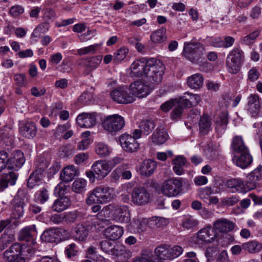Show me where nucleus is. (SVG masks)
Segmentation results:
<instances>
[{
  "label": "nucleus",
  "instance_id": "obj_1",
  "mask_svg": "<svg viewBox=\"0 0 262 262\" xmlns=\"http://www.w3.org/2000/svg\"><path fill=\"white\" fill-rule=\"evenodd\" d=\"M115 196V192L113 188L105 185H100L96 187L90 192L86 202L89 205L94 204H102L110 202Z\"/></svg>",
  "mask_w": 262,
  "mask_h": 262
},
{
  "label": "nucleus",
  "instance_id": "obj_2",
  "mask_svg": "<svg viewBox=\"0 0 262 262\" xmlns=\"http://www.w3.org/2000/svg\"><path fill=\"white\" fill-rule=\"evenodd\" d=\"M148 67L144 77L153 84H159L161 82L165 71V66L159 60L149 59Z\"/></svg>",
  "mask_w": 262,
  "mask_h": 262
},
{
  "label": "nucleus",
  "instance_id": "obj_3",
  "mask_svg": "<svg viewBox=\"0 0 262 262\" xmlns=\"http://www.w3.org/2000/svg\"><path fill=\"white\" fill-rule=\"evenodd\" d=\"M245 58L244 52L239 48L233 49L228 55L226 64L227 71L232 74L238 73L244 62Z\"/></svg>",
  "mask_w": 262,
  "mask_h": 262
},
{
  "label": "nucleus",
  "instance_id": "obj_4",
  "mask_svg": "<svg viewBox=\"0 0 262 262\" xmlns=\"http://www.w3.org/2000/svg\"><path fill=\"white\" fill-rule=\"evenodd\" d=\"M205 52V48L200 43H185L183 50L184 56L192 62H198L202 58Z\"/></svg>",
  "mask_w": 262,
  "mask_h": 262
},
{
  "label": "nucleus",
  "instance_id": "obj_5",
  "mask_svg": "<svg viewBox=\"0 0 262 262\" xmlns=\"http://www.w3.org/2000/svg\"><path fill=\"white\" fill-rule=\"evenodd\" d=\"M101 249L105 252L116 256H123L125 259H128L132 256L131 252L124 246L116 245L111 241L104 240L100 244Z\"/></svg>",
  "mask_w": 262,
  "mask_h": 262
},
{
  "label": "nucleus",
  "instance_id": "obj_6",
  "mask_svg": "<svg viewBox=\"0 0 262 262\" xmlns=\"http://www.w3.org/2000/svg\"><path fill=\"white\" fill-rule=\"evenodd\" d=\"M182 187L181 178H171L164 181L161 186V191L166 196L175 197L182 192Z\"/></svg>",
  "mask_w": 262,
  "mask_h": 262
},
{
  "label": "nucleus",
  "instance_id": "obj_7",
  "mask_svg": "<svg viewBox=\"0 0 262 262\" xmlns=\"http://www.w3.org/2000/svg\"><path fill=\"white\" fill-rule=\"evenodd\" d=\"M110 211L114 220L119 222H128L129 221L130 214L128 207L126 205L110 204L105 206L102 212Z\"/></svg>",
  "mask_w": 262,
  "mask_h": 262
},
{
  "label": "nucleus",
  "instance_id": "obj_8",
  "mask_svg": "<svg viewBox=\"0 0 262 262\" xmlns=\"http://www.w3.org/2000/svg\"><path fill=\"white\" fill-rule=\"evenodd\" d=\"M167 222L166 220L162 217L153 216L151 219L138 218L134 220L133 223V227L138 232H142L146 229L147 226L154 228L155 226L160 227L165 225Z\"/></svg>",
  "mask_w": 262,
  "mask_h": 262
},
{
  "label": "nucleus",
  "instance_id": "obj_9",
  "mask_svg": "<svg viewBox=\"0 0 262 262\" xmlns=\"http://www.w3.org/2000/svg\"><path fill=\"white\" fill-rule=\"evenodd\" d=\"M102 125L104 129L113 133L121 129L125 125V122L122 116L114 114L107 116L103 120Z\"/></svg>",
  "mask_w": 262,
  "mask_h": 262
},
{
  "label": "nucleus",
  "instance_id": "obj_10",
  "mask_svg": "<svg viewBox=\"0 0 262 262\" xmlns=\"http://www.w3.org/2000/svg\"><path fill=\"white\" fill-rule=\"evenodd\" d=\"M217 237V233L211 226H207L200 229L196 233L194 242L199 246L214 242Z\"/></svg>",
  "mask_w": 262,
  "mask_h": 262
},
{
  "label": "nucleus",
  "instance_id": "obj_11",
  "mask_svg": "<svg viewBox=\"0 0 262 262\" xmlns=\"http://www.w3.org/2000/svg\"><path fill=\"white\" fill-rule=\"evenodd\" d=\"M149 59L141 58L135 60L129 67V76L132 78L144 77L148 67Z\"/></svg>",
  "mask_w": 262,
  "mask_h": 262
},
{
  "label": "nucleus",
  "instance_id": "obj_12",
  "mask_svg": "<svg viewBox=\"0 0 262 262\" xmlns=\"http://www.w3.org/2000/svg\"><path fill=\"white\" fill-rule=\"evenodd\" d=\"M110 97L115 102L120 104L131 103L135 100L134 97L130 95L129 89L126 86L114 89L110 93Z\"/></svg>",
  "mask_w": 262,
  "mask_h": 262
},
{
  "label": "nucleus",
  "instance_id": "obj_13",
  "mask_svg": "<svg viewBox=\"0 0 262 262\" xmlns=\"http://www.w3.org/2000/svg\"><path fill=\"white\" fill-rule=\"evenodd\" d=\"M27 198L23 191H18L12 202V215L15 219H19L24 215V206Z\"/></svg>",
  "mask_w": 262,
  "mask_h": 262
},
{
  "label": "nucleus",
  "instance_id": "obj_14",
  "mask_svg": "<svg viewBox=\"0 0 262 262\" xmlns=\"http://www.w3.org/2000/svg\"><path fill=\"white\" fill-rule=\"evenodd\" d=\"M130 94L133 97L143 98L150 94L149 85L142 80H137L132 83L129 88Z\"/></svg>",
  "mask_w": 262,
  "mask_h": 262
},
{
  "label": "nucleus",
  "instance_id": "obj_15",
  "mask_svg": "<svg viewBox=\"0 0 262 262\" xmlns=\"http://www.w3.org/2000/svg\"><path fill=\"white\" fill-rule=\"evenodd\" d=\"M150 193L143 186H136L132 192V201L137 205L142 206L147 204L150 200Z\"/></svg>",
  "mask_w": 262,
  "mask_h": 262
},
{
  "label": "nucleus",
  "instance_id": "obj_16",
  "mask_svg": "<svg viewBox=\"0 0 262 262\" xmlns=\"http://www.w3.org/2000/svg\"><path fill=\"white\" fill-rule=\"evenodd\" d=\"M25 162L24 154L20 150L14 151L12 157L7 160V168L8 172L12 170H18L23 165Z\"/></svg>",
  "mask_w": 262,
  "mask_h": 262
},
{
  "label": "nucleus",
  "instance_id": "obj_17",
  "mask_svg": "<svg viewBox=\"0 0 262 262\" xmlns=\"http://www.w3.org/2000/svg\"><path fill=\"white\" fill-rule=\"evenodd\" d=\"M21 245L14 243L4 253V258L8 262H25L20 255Z\"/></svg>",
  "mask_w": 262,
  "mask_h": 262
},
{
  "label": "nucleus",
  "instance_id": "obj_18",
  "mask_svg": "<svg viewBox=\"0 0 262 262\" xmlns=\"http://www.w3.org/2000/svg\"><path fill=\"white\" fill-rule=\"evenodd\" d=\"M119 141L122 148L126 152H136L139 148V144L137 141L127 134L121 135L119 137Z\"/></svg>",
  "mask_w": 262,
  "mask_h": 262
},
{
  "label": "nucleus",
  "instance_id": "obj_19",
  "mask_svg": "<svg viewBox=\"0 0 262 262\" xmlns=\"http://www.w3.org/2000/svg\"><path fill=\"white\" fill-rule=\"evenodd\" d=\"M96 174V178L101 180L104 178L112 170L111 164L106 160H98L95 162L92 166Z\"/></svg>",
  "mask_w": 262,
  "mask_h": 262
},
{
  "label": "nucleus",
  "instance_id": "obj_20",
  "mask_svg": "<svg viewBox=\"0 0 262 262\" xmlns=\"http://www.w3.org/2000/svg\"><path fill=\"white\" fill-rule=\"evenodd\" d=\"M77 124L83 128H91L96 124V117L95 113H82L76 118Z\"/></svg>",
  "mask_w": 262,
  "mask_h": 262
},
{
  "label": "nucleus",
  "instance_id": "obj_21",
  "mask_svg": "<svg viewBox=\"0 0 262 262\" xmlns=\"http://www.w3.org/2000/svg\"><path fill=\"white\" fill-rule=\"evenodd\" d=\"M213 226L215 232L217 231L220 233H228L234 230L235 224L227 219L221 218L214 222Z\"/></svg>",
  "mask_w": 262,
  "mask_h": 262
},
{
  "label": "nucleus",
  "instance_id": "obj_22",
  "mask_svg": "<svg viewBox=\"0 0 262 262\" xmlns=\"http://www.w3.org/2000/svg\"><path fill=\"white\" fill-rule=\"evenodd\" d=\"M178 100L181 105L186 108L197 105L201 101V98L198 94L186 92Z\"/></svg>",
  "mask_w": 262,
  "mask_h": 262
},
{
  "label": "nucleus",
  "instance_id": "obj_23",
  "mask_svg": "<svg viewBox=\"0 0 262 262\" xmlns=\"http://www.w3.org/2000/svg\"><path fill=\"white\" fill-rule=\"evenodd\" d=\"M225 185L227 188L231 189L233 192H245L250 190L247 188V181L245 184L244 181L239 178L228 179Z\"/></svg>",
  "mask_w": 262,
  "mask_h": 262
},
{
  "label": "nucleus",
  "instance_id": "obj_24",
  "mask_svg": "<svg viewBox=\"0 0 262 262\" xmlns=\"http://www.w3.org/2000/svg\"><path fill=\"white\" fill-rule=\"evenodd\" d=\"M37 232L35 225L26 227L23 228L18 234V238L19 241H25L27 242H30L32 245L36 244L35 236Z\"/></svg>",
  "mask_w": 262,
  "mask_h": 262
},
{
  "label": "nucleus",
  "instance_id": "obj_25",
  "mask_svg": "<svg viewBox=\"0 0 262 262\" xmlns=\"http://www.w3.org/2000/svg\"><path fill=\"white\" fill-rule=\"evenodd\" d=\"M19 132L23 137L28 139H32L36 134L37 127L34 122L27 121L19 124Z\"/></svg>",
  "mask_w": 262,
  "mask_h": 262
},
{
  "label": "nucleus",
  "instance_id": "obj_26",
  "mask_svg": "<svg viewBox=\"0 0 262 262\" xmlns=\"http://www.w3.org/2000/svg\"><path fill=\"white\" fill-rule=\"evenodd\" d=\"M238 154V156H234L233 158V161L237 166L244 169L252 163L253 158L249 149Z\"/></svg>",
  "mask_w": 262,
  "mask_h": 262
},
{
  "label": "nucleus",
  "instance_id": "obj_27",
  "mask_svg": "<svg viewBox=\"0 0 262 262\" xmlns=\"http://www.w3.org/2000/svg\"><path fill=\"white\" fill-rule=\"evenodd\" d=\"M101 56L87 57L83 60L82 64L84 68V74L89 75L93 70L96 69L102 61Z\"/></svg>",
  "mask_w": 262,
  "mask_h": 262
},
{
  "label": "nucleus",
  "instance_id": "obj_28",
  "mask_svg": "<svg viewBox=\"0 0 262 262\" xmlns=\"http://www.w3.org/2000/svg\"><path fill=\"white\" fill-rule=\"evenodd\" d=\"M261 179L262 166H258L247 175L246 178L247 188L250 190L254 189L257 182Z\"/></svg>",
  "mask_w": 262,
  "mask_h": 262
},
{
  "label": "nucleus",
  "instance_id": "obj_29",
  "mask_svg": "<svg viewBox=\"0 0 262 262\" xmlns=\"http://www.w3.org/2000/svg\"><path fill=\"white\" fill-rule=\"evenodd\" d=\"M168 138L166 129L161 126L158 127L150 137L152 143L156 145L164 144Z\"/></svg>",
  "mask_w": 262,
  "mask_h": 262
},
{
  "label": "nucleus",
  "instance_id": "obj_30",
  "mask_svg": "<svg viewBox=\"0 0 262 262\" xmlns=\"http://www.w3.org/2000/svg\"><path fill=\"white\" fill-rule=\"evenodd\" d=\"M123 229L117 225H112L108 227L103 231V235L111 241L119 239L123 234Z\"/></svg>",
  "mask_w": 262,
  "mask_h": 262
},
{
  "label": "nucleus",
  "instance_id": "obj_31",
  "mask_svg": "<svg viewBox=\"0 0 262 262\" xmlns=\"http://www.w3.org/2000/svg\"><path fill=\"white\" fill-rule=\"evenodd\" d=\"M247 110L252 117L257 116L260 111L259 97L257 95L251 94L248 98Z\"/></svg>",
  "mask_w": 262,
  "mask_h": 262
},
{
  "label": "nucleus",
  "instance_id": "obj_32",
  "mask_svg": "<svg viewBox=\"0 0 262 262\" xmlns=\"http://www.w3.org/2000/svg\"><path fill=\"white\" fill-rule=\"evenodd\" d=\"M70 205V198L66 196H61L55 200L51 209L53 211L60 212L67 209Z\"/></svg>",
  "mask_w": 262,
  "mask_h": 262
},
{
  "label": "nucleus",
  "instance_id": "obj_33",
  "mask_svg": "<svg viewBox=\"0 0 262 262\" xmlns=\"http://www.w3.org/2000/svg\"><path fill=\"white\" fill-rule=\"evenodd\" d=\"M156 167L155 161L152 160H145L140 166V172L141 175L149 177L154 173Z\"/></svg>",
  "mask_w": 262,
  "mask_h": 262
},
{
  "label": "nucleus",
  "instance_id": "obj_34",
  "mask_svg": "<svg viewBox=\"0 0 262 262\" xmlns=\"http://www.w3.org/2000/svg\"><path fill=\"white\" fill-rule=\"evenodd\" d=\"M17 177L14 172H9L3 175L0 180V190L3 191L8 187L9 184L14 185L15 184Z\"/></svg>",
  "mask_w": 262,
  "mask_h": 262
},
{
  "label": "nucleus",
  "instance_id": "obj_35",
  "mask_svg": "<svg viewBox=\"0 0 262 262\" xmlns=\"http://www.w3.org/2000/svg\"><path fill=\"white\" fill-rule=\"evenodd\" d=\"M78 174V170L73 165L65 167L60 173V179L63 182H69Z\"/></svg>",
  "mask_w": 262,
  "mask_h": 262
},
{
  "label": "nucleus",
  "instance_id": "obj_36",
  "mask_svg": "<svg viewBox=\"0 0 262 262\" xmlns=\"http://www.w3.org/2000/svg\"><path fill=\"white\" fill-rule=\"evenodd\" d=\"M231 148L236 154H239L249 149L245 144L242 137L240 136H235L233 137Z\"/></svg>",
  "mask_w": 262,
  "mask_h": 262
},
{
  "label": "nucleus",
  "instance_id": "obj_37",
  "mask_svg": "<svg viewBox=\"0 0 262 262\" xmlns=\"http://www.w3.org/2000/svg\"><path fill=\"white\" fill-rule=\"evenodd\" d=\"M167 30L165 27H161L150 34V37L151 41L155 43H161L167 40Z\"/></svg>",
  "mask_w": 262,
  "mask_h": 262
},
{
  "label": "nucleus",
  "instance_id": "obj_38",
  "mask_svg": "<svg viewBox=\"0 0 262 262\" xmlns=\"http://www.w3.org/2000/svg\"><path fill=\"white\" fill-rule=\"evenodd\" d=\"M203 81L204 79L202 75L200 73H196L188 77L187 83L190 88L198 89L202 86Z\"/></svg>",
  "mask_w": 262,
  "mask_h": 262
},
{
  "label": "nucleus",
  "instance_id": "obj_39",
  "mask_svg": "<svg viewBox=\"0 0 262 262\" xmlns=\"http://www.w3.org/2000/svg\"><path fill=\"white\" fill-rule=\"evenodd\" d=\"M71 124L69 122L59 125L56 128L55 134L64 139H68L73 135V132L72 130H69Z\"/></svg>",
  "mask_w": 262,
  "mask_h": 262
},
{
  "label": "nucleus",
  "instance_id": "obj_40",
  "mask_svg": "<svg viewBox=\"0 0 262 262\" xmlns=\"http://www.w3.org/2000/svg\"><path fill=\"white\" fill-rule=\"evenodd\" d=\"M186 162V159L181 156L177 157L172 161V169L176 174L180 176L184 173L183 167Z\"/></svg>",
  "mask_w": 262,
  "mask_h": 262
},
{
  "label": "nucleus",
  "instance_id": "obj_41",
  "mask_svg": "<svg viewBox=\"0 0 262 262\" xmlns=\"http://www.w3.org/2000/svg\"><path fill=\"white\" fill-rule=\"evenodd\" d=\"M88 234V229L83 225L78 224L74 229L73 237L76 241H84L86 239Z\"/></svg>",
  "mask_w": 262,
  "mask_h": 262
},
{
  "label": "nucleus",
  "instance_id": "obj_42",
  "mask_svg": "<svg viewBox=\"0 0 262 262\" xmlns=\"http://www.w3.org/2000/svg\"><path fill=\"white\" fill-rule=\"evenodd\" d=\"M242 248L249 253H255L262 250V244L256 241H252L243 244Z\"/></svg>",
  "mask_w": 262,
  "mask_h": 262
},
{
  "label": "nucleus",
  "instance_id": "obj_43",
  "mask_svg": "<svg viewBox=\"0 0 262 262\" xmlns=\"http://www.w3.org/2000/svg\"><path fill=\"white\" fill-rule=\"evenodd\" d=\"M199 130L202 135H206L211 130V121L207 115H203L200 118Z\"/></svg>",
  "mask_w": 262,
  "mask_h": 262
},
{
  "label": "nucleus",
  "instance_id": "obj_44",
  "mask_svg": "<svg viewBox=\"0 0 262 262\" xmlns=\"http://www.w3.org/2000/svg\"><path fill=\"white\" fill-rule=\"evenodd\" d=\"M105 212H103L104 213ZM102 210L96 216H95L93 219V225L98 229L104 228L105 226L110 224V221L106 218H102Z\"/></svg>",
  "mask_w": 262,
  "mask_h": 262
},
{
  "label": "nucleus",
  "instance_id": "obj_45",
  "mask_svg": "<svg viewBox=\"0 0 262 262\" xmlns=\"http://www.w3.org/2000/svg\"><path fill=\"white\" fill-rule=\"evenodd\" d=\"M156 124L152 120H145L141 122L139 128H141L143 135H148L155 127Z\"/></svg>",
  "mask_w": 262,
  "mask_h": 262
},
{
  "label": "nucleus",
  "instance_id": "obj_46",
  "mask_svg": "<svg viewBox=\"0 0 262 262\" xmlns=\"http://www.w3.org/2000/svg\"><path fill=\"white\" fill-rule=\"evenodd\" d=\"M41 239L48 243H58L56 229H49L44 231L41 235Z\"/></svg>",
  "mask_w": 262,
  "mask_h": 262
},
{
  "label": "nucleus",
  "instance_id": "obj_47",
  "mask_svg": "<svg viewBox=\"0 0 262 262\" xmlns=\"http://www.w3.org/2000/svg\"><path fill=\"white\" fill-rule=\"evenodd\" d=\"M86 186V181L83 179L79 178L73 182L72 189L74 192L80 193L85 191Z\"/></svg>",
  "mask_w": 262,
  "mask_h": 262
},
{
  "label": "nucleus",
  "instance_id": "obj_48",
  "mask_svg": "<svg viewBox=\"0 0 262 262\" xmlns=\"http://www.w3.org/2000/svg\"><path fill=\"white\" fill-rule=\"evenodd\" d=\"M155 253L161 259H169V245H162L158 246L155 249Z\"/></svg>",
  "mask_w": 262,
  "mask_h": 262
},
{
  "label": "nucleus",
  "instance_id": "obj_49",
  "mask_svg": "<svg viewBox=\"0 0 262 262\" xmlns=\"http://www.w3.org/2000/svg\"><path fill=\"white\" fill-rule=\"evenodd\" d=\"M96 152L100 157H104L108 156L111 151L108 146L103 143L100 142L96 146Z\"/></svg>",
  "mask_w": 262,
  "mask_h": 262
},
{
  "label": "nucleus",
  "instance_id": "obj_50",
  "mask_svg": "<svg viewBox=\"0 0 262 262\" xmlns=\"http://www.w3.org/2000/svg\"><path fill=\"white\" fill-rule=\"evenodd\" d=\"M42 175L41 173L38 172L37 171H34L30 176L27 184L30 187H33L35 185L38 184V183L42 180Z\"/></svg>",
  "mask_w": 262,
  "mask_h": 262
},
{
  "label": "nucleus",
  "instance_id": "obj_51",
  "mask_svg": "<svg viewBox=\"0 0 262 262\" xmlns=\"http://www.w3.org/2000/svg\"><path fill=\"white\" fill-rule=\"evenodd\" d=\"M35 249L30 246L21 245V256L25 259H29L35 253Z\"/></svg>",
  "mask_w": 262,
  "mask_h": 262
},
{
  "label": "nucleus",
  "instance_id": "obj_52",
  "mask_svg": "<svg viewBox=\"0 0 262 262\" xmlns=\"http://www.w3.org/2000/svg\"><path fill=\"white\" fill-rule=\"evenodd\" d=\"M258 35L259 32L258 31H254L251 33L241 38V43L244 45H251L255 41Z\"/></svg>",
  "mask_w": 262,
  "mask_h": 262
},
{
  "label": "nucleus",
  "instance_id": "obj_53",
  "mask_svg": "<svg viewBox=\"0 0 262 262\" xmlns=\"http://www.w3.org/2000/svg\"><path fill=\"white\" fill-rule=\"evenodd\" d=\"M128 53V50L127 48L125 47L121 48L114 53V62L115 63L120 62L125 58Z\"/></svg>",
  "mask_w": 262,
  "mask_h": 262
},
{
  "label": "nucleus",
  "instance_id": "obj_54",
  "mask_svg": "<svg viewBox=\"0 0 262 262\" xmlns=\"http://www.w3.org/2000/svg\"><path fill=\"white\" fill-rule=\"evenodd\" d=\"M100 44L95 43L88 47L78 49L77 50V53L80 56L90 53H95L96 52L97 50L100 47Z\"/></svg>",
  "mask_w": 262,
  "mask_h": 262
},
{
  "label": "nucleus",
  "instance_id": "obj_55",
  "mask_svg": "<svg viewBox=\"0 0 262 262\" xmlns=\"http://www.w3.org/2000/svg\"><path fill=\"white\" fill-rule=\"evenodd\" d=\"M37 202L43 204L49 199V193L46 188H43L41 190L38 191L35 195Z\"/></svg>",
  "mask_w": 262,
  "mask_h": 262
},
{
  "label": "nucleus",
  "instance_id": "obj_56",
  "mask_svg": "<svg viewBox=\"0 0 262 262\" xmlns=\"http://www.w3.org/2000/svg\"><path fill=\"white\" fill-rule=\"evenodd\" d=\"M78 253V247L74 243H72L68 245L65 250V254L69 258L75 257L77 255Z\"/></svg>",
  "mask_w": 262,
  "mask_h": 262
},
{
  "label": "nucleus",
  "instance_id": "obj_57",
  "mask_svg": "<svg viewBox=\"0 0 262 262\" xmlns=\"http://www.w3.org/2000/svg\"><path fill=\"white\" fill-rule=\"evenodd\" d=\"M183 252L182 247L178 245L173 246L170 248L169 246V259H173L181 255Z\"/></svg>",
  "mask_w": 262,
  "mask_h": 262
},
{
  "label": "nucleus",
  "instance_id": "obj_58",
  "mask_svg": "<svg viewBox=\"0 0 262 262\" xmlns=\"http://www.w3.org/2000/svg\"><path fill=\"white\" fill-rule=\"evenodd\" d=\"M58 242L68 239L70 236V233L64 228H55Z\"/></svg>",
  "mask_w": 262,
  "mask_h": 262
},
{
  "label": "nucleus",
  "instance_id": "obj_59",
  "mask_svg": "<svg viewBox=\"0 0 262 262\" xmlns=\"http://www.w3.org/2000/svg\"><path fill=\"white\" fill-rule=\"evenodd\" d=\"M49 28V24L47 23H42L39 25L33 31L32 36L36 37L38 34L45 33L48 31Z\"/></svg>",
  "mask_w": 262,
  "mask_h": 262
},
{
  "label": "nucleus",
  "instance_id": "obj_60",
  "mask_svg": "<svg viewBox=\"0 0 262 262\" xmlns=\"http://www.w3.org/2000/svg\"><path fill=\"white\" fill-rule=\"evenodd\" d=\"M176 104L177 105L171 113V118L172 120L179 118L182 114L183 109L185 108L179 103L178 100L177 101Z\"/></svg>",
  "mask_w": 262,
  "mask_h": 262
},
{
  "label": "nucleus",
  "instance_id": "obj_61",
  "mask_svg": "<svg viewBox=\"0 0 262 262\" xmlns=\"http://www.w3.org/2000/svg\"><path fill=\"white\" fill-rule=\"evenodd\" d=\"M198 224V221L191 216L185 217L182 223L183 227L188 229L195 227Z\"/></svg>",
  "mask_w": 262,
  "mask_h": 262
},
{
  "label": "nucleus",
  "instance_id": "obj_62",
  "mask_svg": "<svg viewBox=\"0 0 262 262\" xmlns=\"http://www.w3.org/2000/svg\"><path fill=\"white\" fill-rule=\"evenodd\" d=\"M14 80L16 84L19 86H26L27 83V78L24 74H16L14 75Z\"/></svg>",
  "mask_w": 262,
  "mask_h": 262
},
{
  "label": "nucleus",
  "instance_id": "obj_63",
  "mask_svg": "<svg viewBox=\"0 0 262 262\" xmlns=\"http://www.w3.org/2000/svg\"><path fill=\"white\" fill-rule=\"evenodd\" d=\"M212 193L213 190L210 187H206L199 191V196L201 199L206 201Z\"/></svg>",
  "mask_w": 262,
  "mask_h": 262
},
{
  "label": "nucleus",
  "instance_id": "obj_64",
  "mask_svg": "<svg viewBox=\"0 0 262 262\" xmlns=\"http://www.w3.org/2000/svg\"><path fill=\"white\" fill-rule=\"evenodd\" d=\"M93 99V94L92 93L89 92H84L79 96L78 100L84 104H89Z\"/></svg>",
  "mask_w": 262,
  "mask_h": 262
}]
</instances>
